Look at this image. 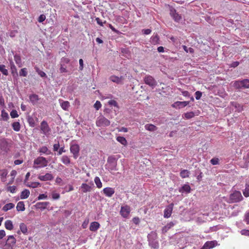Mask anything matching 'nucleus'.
Instances as JSON below:
<instances>
[{
	"mask_svg": "<svg viewBox=\"0 0 249 249\" xmlns=\"http://www.w3.org/2000/svg\"><path fill=\"white\" fill-rule=\"evenodd\" d=\"M243 199V197L241 192L235 190L230 195L229 200L227 202L229 203H237L241 201Z\"/></svg>",
	"mask_w": 249,
	"mask_h": 249,
	"instance_id": "nucleus-1",
	"label": "nucleus"
},
{
	"mask_svg": "<svg viewBox=\"0 0 249 249\" xmlns=\"http://www.w3.org/2000/svg\"><path fill=\"white\" fill-rule=\"evenodd\" d=\"M48 164V161L43 157H38L34 161L33 168L37 169L46 167Z\"/></svg>",
	"mask_w": 249,
	"mask_h": 249,
	"instance_id": "nucleus-2",
	"label": "nucleus"
},
{
	"mask_svg": "<svg viewBox=\"0 0 249 249\" xmlns=\"http://www.w3.org/2000/svg\"><path fill=\"white\" fill-rule=\"evenodd\" d=\"M16 239L13 235L7 236L3 249H14L16 246Z\"/></svg>",
	"mask_w": 249,
	"mask_h": 249,
	"instance_id": "nucleus-3",
	"label": "nucleus"
},
{
	"mask_svg": "<svg viewBox=\"0 0 249 249\" xmlns=\"http://www.w3.org/2000/svg\"><path fill=\"white\" fill-rule=\"evenodd\" d=\"M110 124V122L103 116L98 117L96 121V124L98 127H106Z\"/></svg>",
	"mask_w": 249,
	"mask_h": 249,
	"instance_id": "nucleus-4",
	"label": "nucleus"
},
{
	"mask_svg": "<svg viewBox=\"0 0 249 249\" xmlns=\"http://www.w3.org/2000/svg\"><path fill=\"white\" fill-rule=\"evenodd\" d=\"M144 83L150 87H154L157 85V82L155 79L151 75H146L144 78Z\"/></svg>",
	"mask_w": 249,
	"mask_h": 249,
	"instance_id": "nucleus-5",
	"label": "nucleus"
},
{
	"mask_svg": "<svg viewBox=\"0 0 249 249\" xmlns=\"http://www.w3.org/2000/svg\"><path fill=\"white\" fill-rule=\"evenodd\" d=\"M70 151L73 154V158L76 159L79 156V153L80 151V147L78 144H73L71 145Z\"/></svg>",
	"mask_w": 249,
	"mask_h": 249,
	"instance_id": "nucleus-6",
	"label": "nucleus"
},
{
	"mask_svg": "<svg viewBox=\"0 0 249 249\" xmlns=\"http://www.w3.org/2000/svg\"><path fill=\"white\" fill-rule=\"evenodd\" d=\"M130 212V208L128 205L122 206L120 210L121 215L124 218H126L129 215Z\"/></svg>",
	"mask_w": 249,
	"mask_h": 249,
	"instance_id": "nucleus-7",
	"label": "nucleus"
},
{
	"mask_svg": "<svg viewBox=\"0 0 249 249\" xmlns=\"http://www.w3.org/2000/svg\"><path fill=\"white\" fill-rule=\"evenodd\" d=\"M174 207V204L171 203L166 207L164 211V217L169 218L171 216Z\"/></svg>",
	"mask_w": 249,
	"mask_h": 249,
	"instance_id": "nucleus-8",
	"label": "nucleus"
},
{
	"mask_svg": "<svg viewBox=\"0 0 249 249\" xmlns=\"http://www.w3.org/2000/svg\"><path fill=\"white\" fill-rule=\"evenodd\" d=\"M40 129L42 132L44 134H47L50 131V128L48 125L47 122L43 121L40 124Z\"/></svg>",
	"mask_w": 249,
	"mask_h": 249,
	"instance_id": "nucleus-9",
	"label": "nucleus"
},
{
	"mask_svg": "<svg viewBox=\"0 0 249 249\" xmlns=\"http://www.w3.org/2000/svg\"><path fill=\"white\" fill-rule=\"evenodd\" d=\"M217 244L216 241H207L200 249H211L215 247Z\"/></svg>",
	"mask_w": 249,
	"mask_h": 249,
	"instance_id": "nucleus-10",
	"label": "nucleus"
},
{
	"mask_svg": "<svg viewBox=\"0 0 249 249\" xmlns=\"http://www.w3.org/2000/svg\"><path fill=\"white\" fill-rule=\"evenodd\" d=\"M104 194L107 197H111L115 193V190L111 187L105 188L103 190Z\"/></svg>",
	"mask_w": 249,
	"mask_h": 249,
	"instance_id": "nucleus-11",
	"label": "nucleus"
},
{
	"mask_svg": "<svg viewBox=\"0 0 249 249\" xmlns=\"http://www.w3.org/2000/svg\"><path fill=\"white\" fill-rule=\"evenodd\" d=\"M53 178L52 174L47 173L45 175H40L38 177V178L41 181L52 180Z\"/></svg>",
	"mask_w": 249,
	"mask_h": 249,
	"instance_id": "nucleus-12",
	"label": "nucleus"
},
{
	"mask_svg": "<svg viewBox=\"0 0 249 249\" xmlns=\"http://www.w3.org/2000/svg\"><path fill=\"white\" fill-rule=\"evenodd\" d=\"M189 104V101H177L173 104L172 106L173 107H178V108H181L186 107Z\"/></svg>",
	"mask_w": 249,
	"mask_h": 249,
	"instance_id": "nucleus-13",
	"label": "nucleus"
},
{
	"mask_svg": "<svg viewBox=\"0 0 249 249\" xmlns=\"http://www.w3.org/2000/svg\"><path fill=\"white\" fill-rule=\"evenodd\" d=\"M19 229L20 231H18L17 233L18 234H20V232L21 231L24 234H27L28 233V229L26 225L24 223H21L19 224Z\"/></svg>",
	"mask_w": 249,
	"mask_h": 249,
	"instance_id": "nucleus-14",
	"label": "nucleus"
},
{
	"mask_svg": "<svg viewBox=\"0 0 249 249\" xmlns=\"http://www.w3.org/2000/svg\"><path fill=\"white\" fill-rule=\"evenodd\" d=\"M100 227V225L98 222H92L90 224L89 230L91 231H96Z\"/></svg>",
	"mask_w": 249,
	"mask_h": 249,
	"instance_id": "nucleus-15",
	"label": "nucleus"
},
{
	"mask_svg": "<svg viewBox=\"0 0 249 249\" xmlns=\"http://www.w3.org/2000/svg\"><path fill=\"white\" fill-rule=\"evenodd\" d=\"M110 80L117 84H121L122 83V81L124 80V77L123 76L118 77L115 75H112L110 77Z\"/></svg>",
	"mask_w": 249,
	"mask_h": 249,
	"instance_id": "nucleus-16",
	"label": "nucleus"
},
{
	"mask_svg": "<svg viewBox=\"0 0 249 249\" xmlns=\"http://www.w3.org/2000/svg\"><path fill=\"white\" fill-rule=\"evenodd\" d=\"M171 15L175 21L177 22H179L181 19V16L176 13V11L175 10L171 11Z\"/></svg>",
	"mask_w": 249,
	"mask_h": 249,
	"instance_id": "nucleus-17",
	"label": "nucleus"
},
{
	"mask_svg": "<svg viewBox=\"0 0 249 249\" xmlns=\"http://www.w3.org/2000/svg\"><path fill=\"white\" fill-rule=\"evenodd\" d=\"M174 225V223L173 222H170L164 226L162 229V233L163 234L165 233L167 231L173 227Z\"/></svg>",
	"mask_w": 249,
	"mask_h": 249,
	"instance_id": "nucleus-18",
	"label": "nucleus"
},
{
	"mask_svg": "<svg viewBox=\"0 0 249 249\" xmlns=\"http://www.w3.org/2000/svg\"><path fill=\"white\" fill-rule=\"evenodd\" d=\"M243 194L246 197L249 196V180L246 181L245 188L243 191Z\"/></svg>",
	"mask_w": 249,
	"mask_h": 249,
	"instance_id": "nucleus-19",
	"label": "nucleus"
},
{
	"mask_svg": "<svg viewBox=\"0 0 249 249\" xmlns=\"http://www.w3.org/2000/svg\"><path fill=\"white\" fill-rule=\"evenodd\" d=\"M29 99L33 105H35L39 100V97L37 94H33L29 96Z\"/></svg>",
	"mask_w": 249,
	"mask_h": 249,
	"instance_id": "nucleus-20",
	"label": "nucleus"
},
{
	"mask_svg": "<svg viewBox=\"0 0 249 249\" xmlns=\"http://www.w3.org/2000/svg\"><path fill=\"white\" fill-rule=\"evenodd\" d=\"M81 189L83 193H87L91 190V187L86 183H82L81 186Z\"/></svg>",
	"mask_w": 249,
	"mask_h": 249,
	"instance_id": "nucleus-21",
	"label": "nucleus"
},
{
	"mask_svg": "<svg viewBox=\"0 0 249 249\" xmlns=\"http://www.w3.org/2000/svg\"><path fill=\"white\" fill-rule=\"evenodd\" d=\"M38 152L40 153L45 154L46 155H50L52 152L49 150L46 146H43L38 149Z\"/></svg>",
	"mask_w": 249,
	"mask_h": 249,
	"instance_id": "nucleus-22",
	"label": "nucleus"
},
{
	"mask_svg": "<svg viewBox=\"0 0 249 249\" xmlns=\"http://www.w3.org/2000/svg\"><path fill=\"white\" fill-rule=\"evenodd\" d=\"M14 60L15 61L16 64L19 67H21L22 66V63L20 56L19 54H16L14 55Z\"/></svg>",
	"mask_w": 249,
	"mask_h": 249,
	"instance_id": "nucleus-23",
	"label": "nucleus"
},
{
	"mask_svg": "<svg viewBox=\"0 0 249 249\" xmlns=\"http://www.w3.org/2000/svg\"><path fill=\"white\" fill-rule=\"evenodd\" d=\"M4 226L7 230L11 231L13 229L14 226L12 221L10 220H6L4 223Z\"/></svg>",
	"mask_w": 249,
	"mask_h": 249,
	"instance_id": "nucleus-24",
	"label": "nucleus"
},
{
	"mask_svg": "<svg viewBox=\"0 0 249 249\" xmlns=\"http://www.w3.org/2000/svg\"><path fill=\"white\" fill-rule=\"evenodd\" d=\"M191 191V187L188 184L184 185L181 188L179 189V192L180 193H183L184 192L189 193Z\"/></svg>",
	"mask_w": 249,
	"mask_h": 249,
	"instance_id": "nucleus-25",
	"label": "nucleus"
},
{
	"mask_svg": "<svg viewBox=\"0 0 249 249\" xmlns=\"http://www.w3.org/2000/svg\"><path fill=\"white\" fill-rule=\"evenodd\" d=\"M30 191L28 189H25L21 192L20 198L22 199L27 198L30 195Z\"/></svg>",
	"mask_w": 249,
	"mask_h": 249,
	"instance_id": "nucleus-26",
	"label": "nucleus"
},
{
	"mask_svg": "<svg viewBox=\"0 0 249 249\" xmlns=\"http://www.w3.org/2000/svg\"><path fill=\"white\" fill-rule=\"evenodd\" d=\"M49 204V202H37L36 206L39 209H45Z\"/></svg>",
	"mask_w": 249,
	"mask_h": 249,
	"instance_id": "nucleus-27",
	"label": "nucleus"
},
{
	"mask_svg": "<svg viewBox=\"0 0 249 249\" xmlns=\"http://www.w3.org/2000/svg\"><path fill=\"white\" fill-rule=\"evenodd\" d=\"M16 209L18 211H24L25 209V205L23 201H19L18 203Z\"/></svg>",
	"mask_w": 249,
	"mask_h": 249,
	"instance_id": "nucleus-28",
	"label": "nucleus"
},
{
	"mask_svg": "<svg viewBox=\"0 0 249 249\" xmlns=\"http://www.w3.org/2000/svg\"><path fill=\"white\" fill-rule=\"evenodd\" d=\"M7 144V142L5 139L3 138L0 140V145L2 149L6 150Z\"/></svg>",
	"mask_w": 249,
	"mask_h": 249,
	"instance_id": "nucleus-29",
	"label": "nucleus"
},
{
	"mask_svg": "<svg viewBox=\"0 0 249 249\" xmlns=\"http://www.w3.org/2000/svg\"><path fill=\"white\" fill-rule=\"evenodd\" d=\"M7 174V171L5 169L0 170V176L2 181L4 182L5 181Z\"/></svg>",
	"mask_w": 249,
	"mask_h": 249,
	"instance_id": "nucleus-30",
	"label": "nucleus"
},
{
	"mask_svg": "<svg viewBox=\"0 0 249 249\" xmlns=\"http://www.w3.org/2000/svg\"><path fill=\"white\" fill-rule=\"evenodd\" d=\"M12 127L15 131L18 132L20 129V123L18 122H14L12 124Z\"/></svg>",
	"mask_w": 249,
	"mask_h": 249,
	"instance_id": "nucleus-31",
	"label": "nucleus"
},
{
	"mask_svg": "<svg viewBox=\"0 0 249 249\" xmlns=\"http://www.w3.org/2000/svg\"><path fill=\"white\" fill-rule=\"evenodd\" d=\"M61 161L65 165H68L71 163L70 158L66 155L63 156L61 159Z\"/></svg>",
	"mask_w": 249,
	"mask_h": 249,
	"instance_id": "nucleus-32",
	"label": "nucleus"
},
{
	"mask_svg": "<svg viewBox=\"0 0 249 249\" xmlns=\"http://www.w3.org/2000/svg\"><path fill=\"white\" fill-rule=\"evenodd\" d=\"M144 127L146 130L150 131H154L157 129V127L152 124H146Z\"/></svg>",
	"mask_w": 249,
	"mask_h": 249,
	"instance_id": "nucleus-33",
	"label": "nucleus"
},
{
	"mask_svg": "<svg viewBox=\"0 0 249 249\" xmlns=\"http://www.w3.org/2000/svg\"><path fill=\"white\" fill-rule=\"evenodd\" d=\"M15 206V205L12 203H9L5 205L3 208L2 210L4 212H7V211L12 209Z\"/></svg>",
	"mask_w": 249,
	"mask_h": 249,
	"instance_id": "nucleus-34",
	"label": "nucleus"
},
{
	"mask_svg": "<svg viewBox=\"0 0 249 249\" xmlns=\"http://www.w3.org/2000/svg\"><path fill=\"white\" fill-rule=\"evenodd\" d=\"M26 185L30 188H36L40 186V183L38 182H32L31 183H28Z\"/></svg>",
	"mask_w": 249,
	"mask_h": 249,
	"instance_id": "nucleus-35",
	"label": "nucleus"
},
{
	"mask_svg": "<svg viewBox=\"0 0 249 249\" xmlns=\"http://www.w3.org/2000/svg\"><path fill=\"white\" fill-rule=\"evenodd\" d=\"M116 140L124 145H126L127 144V141L124 137L118 136L117 137Z\"/></svg>",
	"mask_w": 249,
	"mask_h": 249,
	"instance_id": "nucleus-36",
	"label": "nucleus"
},
{
	"mask_svg": "<svg viewBox=\"0 0 249 249\" xmlns=\"http://www.w3.org/2000/svg\"><path fill=\"white\" fill-rule=\"evenodd\" d=\"M190 172L187 170H181L180 172V176L182 178H188L189 176Z\"/></svg>",
	"mask_w": 249,
	"mask_h": 249,
	"instance_id": "nucleus-37",
	"label": "nucleus"
},
{
	"mask_svg": "<svg viewBox=\"0 0 249 249\" xmlns=\"http://www.w3.org/2000/svg\"><path fill=\"white\" fill-rule=\"evenodd\" d=\"M10 67H11V73H12V74L13 75L15 74V73L16 75H18L17 70L16 67L15 66L14 62H12V61L10 62Z\"/></svg>",
	"mask_w": 249,
	"mask_h": 249,
	"instance_id": "nucleus-38",
	"label": "nucleus"
},
{
	"mask_svg": "<svg viewBox=\"0 0 249 249\" xmlns=\"http://www.w3.org/2000/svg\"><path fill=\"white\" fill-rule=\"evenodd\" d=\"M61 107L65 110H67L70 107V103L68 101H63L61 103Z\"/></svg>",
	"mask_w": 249,
	"mask_h": 249,
	"instance_id": "nucleus-39",
	"label": "nucleus"
},
{
	"mask_svg": "<svg viewBox=\"0 0 249 249\" xmlns=\"http://www.w3.org/2000/svg\"><path fill=\"white\" fill-rule=\"evenodd\" d=\"M94 182L96 184L97 187L101 188L102 187V183L101 181L100 178L98 177H96L94 178Z\"/></svg>",
	"mask_w": 249,
	"mask_h": 249,
	"instance_id": "nucleus-40",
	"label": "nucleus"
},
{
	"mask_svg": "<svg viewBox=\"0 0 249 249\" xmlns=\"http://www.w3.org/2000/svg\"><path fill=\"white\" fill-rule=\"evenodd\" d=\"M1 116L4 121H7L9 118L8 114L4 110L1 111Z\"/></svg>",
	"mask_w": 249,
	"mask_h": 249,
	"instance_id": "nucleus-41",
	"label": "nucleus"
},
{
	"mask_svg": "<svg viewBox=\"0 0 249 249\" xmlns=\"http://www.w3.org/2000/svg\"><path fill=\"white\" fill-rule=\"evenodd\" d=\"M35 69L36 71V72L38 74V75H39L41 77H46V73L41 71L37 67H35Z\"/></svg>",
	"mask_w": 249,
	"mask_h": 249,
	"instance_id": "nucleus-42",
	"label": "nucleus"
},
{
	"mask_svg": "<svg viewBox=\"0 0 249 249\" xmlns=\"http://www.w3.org/2000/svg\"><path fill=\"white\" fill-rule=\"evenodd\" d=\"M0 71L4 75H8V70L5 69V66L4 65H0Z\"/></svg>",
	"mask_w": 249,
	"mask_h": 249,
	"instance_id": "nucleus-43",
	"label": "nucleus"
},
{
	"mask_svg": "<svg viewBox=\"0 0 249 249\" xmlns=\"http://www.w3.org/2000/svg\"><path fill=\"white\" fill-rule=\"evenodd\" d=\"M242 84V88H249V79H244L241 80Z\"/></svg>",
	"mask_w": 249,
	"mask_h": 249,
	"instance_id": "nucleus-44",
	"label": "nucleus"
},
{
	"mask_svg": "<svg viewBox=\"0 0 249 249\" xmlns=\"http://www.w3.org/2000/svg\"><path fill=\"white\" fill-rule=\"evenodd\" d=\"M19 74L20 76H26L27 75V69L25 68L21 69L19 71Z\"/></svg>",
	"mask_w": 249,
	"mask_h": 249,
	"instance_id": "nucleus-45",
	"label": "nucleus"
},
{
	"mask_svg": "<svg viewBox=\"0 0 249 249\" xmlns=\"http://www.w3.org/2000/svg\"><path fill=\"white\" fill-rule=\"evenodd\" d=\"M52 198L54 200L58 199L60 197L59 194L57 193L55 191H53L52 193Z\"/></svg>",
	"mask_w": 249,
	"mask_h": 249,
	"instance_id": "nucleus-46",
	"label": "nucleus"
},
{
	"mask_svg": "<svg viewBox=\"0 0 249 249\" xmlns=\"http://www.w3.org/2000/svg\"><path fill=\"white\" fill-rule=\"evenodd\" d=\"M242 83H241V81H235L234 83V87L236 89H241V88H242V86L241 84Z\"/></svg>",
	"mask_w": 249,
	"mask_h": 249,
	"instance_id": "nucleus-47",
	"label": "nucleus"
},
{
	"mask_svg": "<svg viewBox=\"0 0 249 249\" xmlns=\"http://www.w3.org/2000/svg\"><path fill=\"white\" fill-rule=\"evenodd\" d=\"M184 115L185 118L189 119L193 118L195 116V114L194 112H190L184 113Z\"/></svg>",
	"mask_w": 249,
	"mask_h": 249,
	"instance_id": "nucleus-48",
	"label": "nucleus"
},
{
	"mask_svg": "<svg viewBox=\"0 0 249 249\" xmlns=\"http://www.w3.org/2000/svg\"><path fill=\"white\" fill-rule=\"evenodd\" d=\"M150 245L151 247L157 249L159 248V243L157 241H152L149 242Z\"/></svg>",
	"mask_w": 249,
	"mask_h": 249,
	"instance_id": "nucleus-49",
	"label": "nucleus"
},
{
	"mask_svg": "<svg viewBox=\"0 0 249 249\" xmlns=\"http://www.w3.org/2000/svg\"><path fill=\"white\" fill-rule=\"evenodd\" d=\"M10 116L12 118H15L18 117V112L16 110H12L10 112Z\"/></svg>",
	"mask_w": 249,
	"mask_h": 249,
	"instance_id": "nucleus-50",
	"label": "nucleus"
},
{
	"mask_svg": "<svg viewBox=\"0 0 249 249\" xmlns=\"http://www.w3.org/2000/svg\"><path fill=\"white\" fill-rule=\"evenodd\" d=\"M210 162L213 165L219 164V159L217 158H213L210 160Z\"/></svg>",
	"mask_w": 249,
	"mask_h": 249,
	"instance_id": "nucleus-51",
	"label": "nucleus"
},
{
	"mask_svg": "<svg viewBox=\"0 0 249 249\" xmlns=\"http://www.w3.org/2000/svg\"><path fill=\"white\" fill-rule=\"evenodd\" d=\"M244 220L247 224H249V211L246 212L245 214Z\"/></svg>",
	"mask_w": 249,
	"mask_h": 249,
	"instance_id": "nucleus-52",
	"label": "nucleus"
},
{
	"mask_svg": "<svg viewBox=\"0 0 249 249\" xmlns=\"http://www.w3.org/2000/svg\"><path fill=\"white\" fill-rule=\"evenodd\" d=\"M240 233L245 236H249V230L243 229L240 231Z\"/></svg>",
	"mask_w": 249,
	"mask_h": 249,
	"instance_id": "nucleus-53",
	"label": "nucleus"
},
{
	"mask_svg": "<svg viewBox=\"0 0 249 249\" xmlns=\"http://www.w3.org/2000/svg\"><path fill=\"white\" fill-rule=\"evenodd\" d=\"M16 190V187L15 186H9L7 188V191L11 193H15Z\"/></svg>",
	"mask_w": 249,
	"mask_h": 249,
	"instance_id": "nucleus-54",
	"label": "nucleus"
},
{
	"mask_svg": "<svg viewBox=\"0 0 249 249\" xmlns=\"http://www.w3.org/2000/svg\"><path fill=\"white\" fill-rule=\"evenodd\" d=\"M108 104L110 106L118 107L117 102L114 100H110L108 102Z\"/></svg>",
	"mask_w": 249,
	"mask_h": 249,
	"instance_id": "nucleus-55",
	"label": "nucleus"
},
{
	"mask_svg": "<svg viewBox=\"0 0 249 249\" xmlns=\"http://www.w3.org/2000/svg\"><path fill=\"white\" fill-rule=\"evenodd\" d=\"M102 105L100 101H97L94 105V107L96 110H99L101 107Z\"/></svg>",
	"mask_w": 249,
	"mask_h": 249,
	"instance_id": "nucleus-56",
	"label": "nucleus"
},
{
	"mask_svg": "<svg viewBox=\"0 0 249 249\" xmlns=\"http://www.w3.org/2000/svg\"><path fill=\"white\" fill-rule=\"evenodd\" d=\"M183 48L184 50L186 53H188V52H189L190 53H194V49L190 47V48H188L187 47H186V46H183Z\"/></svg>",
	"mask_w": 249,
	"mask_h": 249,
	"instance_id": "nucleus-57",
	"label": "nucleus"
},
{
	"mask_svg": "<svg viewBox=\"0 0 249 249\" xmlns=\"http://www.w3.org/2000/svg\"><path fill=\"white\" fill-rule=\"evenodd\" d=\"M202 92L200 91H197L195 92L196 99V100H199L202 96Z\"/></svg>",
	"mask_w": 249,
	"mask_h": 249,
	"instance_id": "nucleus-58",
	"label": "nucleus"
},
{
	"mask_svg": "<svg viewBox=\"0 0 249 249\" xmlns=\"http://www.w3.org/2000/svg\"><path fill=\"white\" fill-rule=\"evenodd\" d=\"M46 19V17L43 14H42L41 15H40V16L38 18V21L39 22H42L43 21H44Z\"/></svg>",
	"mask_w": 249,
	"mask_h": 249,
	"instance_id": "nucleus-59",
	"label": "nucleus"
},
{
	"mask_svg": "<svg viewBox=\"0 0 249 249\" xmlns=\"http://www.w3.org/2000/svg\"><path fill=\"white\" fill-rule=\"evenodd\" d=\"M28 122L31 126L34 127L35 126V124L34 120L33 118L29 117L28 118Z\"/></svg>",
	"mask_w": 249,
	"mask_h": 249,
	"instance_id": "nucleus-60",
	"label": "nucleus"
},
{
	"mask_svg": "<svg viewBox=\"0 0 249 249\" xmlns=\"http://www.w3.org/2000/svg\"><path fill=\"white\" fill-rule=\"evenodd\" d=\"M59 146H60L59 143L58 142H57V143L53 144V151H57L59 149Z\"/></svg>",
	"mask_w": 249,
	"mask_h": 249,
	"instance_id": "nucleus-61",
	"label": "nucleus"
},
{
	"mask_svg": "<svg viewBox=\"0 0 249 249\" xmlns=\"http://www.w3.org/2000/svg\"><path fill=\"white\" fill-rule=\"evenodd\" d=\"M47 198V196L44 194H40L37 197L38 200H41Z\"/></svg>",
	"mask_w": 249,
	"mask_h": 249,
	"instance_id": "nucleus-62",
	"label": "nucleus"
},
{
	"mask_svg": "<svg viewBox=\"0 0 249 249\" xmlns=\"http://www.w3.org/2000/svg\"><path fill=\"white\" fill-rule=\"evenodd\" d=\"M239 65V62L238 61H234V62H232L230 65V67L235 68V67H237Z\"/></svg>",
	"mask_w": 249,
	"mask_h": 249,
	"instance_id": "nucleus-63",
	"label": "nucleus"
},
{
	"mask_svg": "<svg viewBox=\"0 0 249 249\" xmlns=\"http://www.w3.org/2000/svg\"><path fill=\"white\" fill-rule=\"evenodd\" d=\"M243 159L246 163H249V151L248 152L247 155L244 157Z\"/></svg>",
	"mask_w": 249,
	"mask_h": 249,
	"instance_id": "nucleus-64",
	"label": "nucleus"
}]
</instances>
